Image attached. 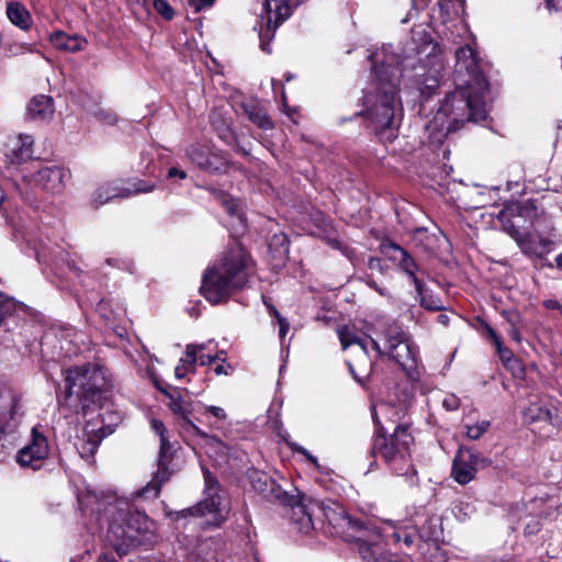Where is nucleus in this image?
<instances>
[{
	"label": "nucleus",
	"instance_id": "nucleus-1",
	"mask_svg": "<svg viewBox=\"0 0 562 562\" xmlns=\"http://www.w3.org/2000/svg\"><path fill=\"white\" fill-rule=\"evenodd\" d=\"M456 59L457 88L445 98L438 113L450 119L448 132L460 128L465 122H481L487 117L488 83L481 61L469 45L456 52Z\"/></svg>",
	"mask_w": 562,
	"mask_h": 562
},
{
	"label": "nucleus",
	"instance_id": "nucleus-2",
	"mask_svg": "<svg viewBox=\"0 0 562 562\" xmlns=\"http://www.w3.org/2000/svg\"><path fill=\"white\" fill-rule=\"evenodd\" d=\"M390 46H383L381 52L370 56L374 63L376 82L374 90L364 97L367 117L374 132L387 139L395 136L394 132L397 127L396 111L401 106L397 92L402 75L400 57L390 53Z\"/></svg>",
	"mask_w": 562,
	"mask_h": 562
},
{
	"label": "nucleus",
	"instance_id": "nucleus-3",
	"mask_svg": "<svg viewBox=\"0 0 562 562\" xmlns=\"http://www.w3.org/2000/svg\"><path fill=\"white\" fill-rule=\"evenodd\" d=\"M249 262L243 248L229 250L220 262L204 272L201 294L212 304L226 300L234 290L243 289L248 282Z\"/></svg>",
	"mask_w": 562,
	"mask_h": 562
},
{
	"label": "nucleus",
	"instance_id": "nucleus-4",
	"mask_svg": "<svg viewBox=\"0 0 562 562\" xmlns=\"http://www.w3.org/2000/svg\"><path fill=\"white\" fill-rule=\"evenodd\" d=\"M372 418L378 426L373 439L371 456L380 457L384 463L397 475H408L413 472L411 446L414 441L407 425H397L390 436L382 432L378 411H372Z\"/></svg>",
	"mask_w": 562,
	"mask_h": 562
},
{
	"label": "nucleus",
	"instance_id": "nucleus-5",
	"mask_svg": "<svg viewBox=\"0 0 562 562\" xmlns=\"http://www.w3.org/2000/svg\"><path fill=\"white\" fill-rule=\"evenodd\" d=\"M124 505L126 510L120 507L119 516L110 522L106 532L108 542L120 555L143 544L151 526L145 513Z\"/></svg>",
	"mask_w": 562,
	"mask_h": 562
},
{
	"label": "nucleus",
	"instance_id": "nucleus-6",
	"mask_svg": "<svg viewBox=\"0 0 562 562\" xmlns=\"http://www.w3.org/2000/svg\"><path fill=\"white\" fill-rule=\"evenodd\" d=\"M66 400L76 395L82 411L90 405H101L108 391V381L97 366L68 369L65 375Z\"/></svg>",
	"mask_w": 562,
	"mask_h": 562
},
{
	"label": "nucleus",
	"instance_id": "nucleus-7",
	"mask_svg": "<svg viewBox=\"0 0 562 562\" xmlns=\"http://www.w3.org/2000/svg\"><path fill=\"white\" fill-rule=\"evenodd\" d=\"M370 345L379 356H386L403 369H411L416 364L417 348L408 335L397 325H390L383 331V345L369 338Z\"/></svg>",
	"mask_w": 562,
	"mask_h": 562
},
{
	"label": "nucleus",
	"instance_id": "nucleus-8",
	"mask_svg": "<svg viewBox=\"0 0 562 562\" xmlns=\"http://www.w3.org/2000/svg\"><path fill=\"white\" fill-rule=\"evenodd\" d=\"M510 229L512 238L529 257L542 259L553 250L557 235L550 220H537L533 224V232L529 234H521L519 229H514V225L510 226Z\"/></svg>",
	"mask_w": 562,
	"mask_h": 562
},
{
	"label": "nucleus",
	"instance_id": "nucleus-9",
	"mask_svg": "<svg viewBox=\"0 0 562 562\" xmlns=\"http://www.w3.org/2000/svg\"><path fill=\"white\" fill-rule=\"evenodd\" d=\"M302 0H263L260 18V47L263 52L270 53L269 42L274 37L276 30L290 15L293 7Z\"/></svg>",
	"mask_w": 562,
	"mask_h": 562
},
{
	"label": "nucleus",
	"instance_id": "nucleus-10",
	"mask_svg": "<svg viewBox=\"0 0 562 562\" xmlns=\"http://www.w3.org/2000/svg\"><path fill=\"white\" fill-rule=\"evenodd\" d=\"M490 464L491 461L479 451L460 447L452 461L451 476L457 483L465 485L475 479L480 469Z\"/></svg>",
	"mask_w": 562,
	"mask_h": 562
},
{
	"label": "nucleus",
	"instance_id": "nucleus-11",
	"mask_svg": "<svg viewBox=\"0 0 562 562\" xmlns=\"http://www.w3.org/2000/svg\"><path fill=\"white\" fill-rule=\"evenodd\" d=\"M204 498L193 507L187 508L183 513H188L191 516H205L214 515L215 518L223 517L225 506L223 503V496L221 495L220 484L217 479L207 470L204 469Z\"/></svg>",
	"mask_w": 562,
	"mask_h": 562
},
{
	"label": "nucleus",
	"instance_id": "nucleus-12",
	"mask_svg": "<svg viewBox=\"0 0 562 562\" xmlns=\"http://www.w3.org/2000/svg\"><path fill=\"white\" fill-rule=\"evenodd\" d=\"M173 456V447L168 441L167 437H162L160 440V451L157 463V472L153 476V479L135 493L136 497L144 498H156L159 493L161 485L168 482L171 477V472L169 471V463Z\"/></svg>",
	"mask_w": 562,
	"mask_h": 562
},
{
	"label": "nucleus",
	"instance_id": "nucleus-13",
	"mask_svg": "<svg viewBox=\"0 0 562 562\" xmlns=\"http://www.w3.org/2000/svg\"><path fill=\"white\" fill-rule=\"evenodd\" d=\"M291 502L281 503V505L291 507V521L296 530L301 533H308L314 529L313 517L316 515L314 505H317V499L301 493L291 494Z\"/></svg>",
	"mask_w": 562,
	"mask_h": 562
},
{
	"label": "nucleus",
	"instance_id": "nucleus-14",
	"mask_svg": "<svg viewBox=\"0 0 562 562\" xmlns=\"http://www.w3.org/2000/svg\"><path fill=\"white\" fill-rule=\"evenodd\" d=\"M153 189L154 186L147 184L145 181H137L131 188L121 187L115 181L106 182L92 193L91 204L94 209H99L115 199H125L137 193H148Z\"/></svg>",
	"mask_w": 562,
	"mask_h": 562
},
{
	"label": "nucleus",
	"instance_id": "nucleus-15",
	"mask_svg": "<svg viewBox=\"0 0 562 562\" xmlns=\"http://www.w3.org/2000/svg\"><path fill=\"white\" fill-rule=\"evenodd\" d=\"M24 178L50 194H60L70 178V171L60 166H44Z\"/></svg>",
	"mask_w": 562,
	"mask_h": 562
},
{
	"label": "nucleus",
	"instance_id": "nucleus-16",
	"mask_svg": "<svg viewBox=\"0 0 562 562\" xmlns=\"http://www.w3.org/2000/svg\"><path fill=\"white\" fill-rule=\"evenodd\" d=\"M522 418L527 425L540 423L554 428L562 427V415L549 398H537L529 402L522 411Z\"/></svg>",
	"mask_w": 562,
	"mask_h": 562
},
{
	"label": "nucleus",
	"instance_id": "nucleus-17",
	"mask_svg": "<svg viewBox=\"0 0 562 562\" xmlns=\"http://www.w3.org/2000/svg\"><path fill=\"white\" fill-rule=\"evenodd\" d=\"M46 437L36 427L32 429V440L19 450L16 462L23 468L38 469L41 462L48 456Z\"/></svg>",
	"mask_w": 562,
	"mask_h": 562
},
{
	"label": "nucleus",
	"instance_id": "nucleus-18",
	"mask_svg": "<svg viewBox=\"0 0 562 562\" xmlns=\"http://www.w3.org/2000/svg\"><path fill=\"white\" fill-rule=\"evenodd\" d=\"M316 513L323 514V516L333 526L340 528H347L348 530L355 531L356 529L369 530V526L364 524V520H358L352 518L345 508L335 502L324 503L317 499V505H314Z\"/></svg>",
	"mask_w": 562,
	"mask_h": 562
},
{
	"label": "nucleus",
	"instance_id": "nucleus-19",
	"mask_svg": "<svg viewBox=\"0 0 562 562\" xmlns=\"http://www.w3.org/2000/svg\"><path fill=\"white\" fill-rule=\"evenodd\" d=\"M251 484L254 490L269 502L281 504L291 502L292 499L291 494L283 491L274 480L265 473H254L251 476Z\"/></svg>",
	"mask_w": 562,
	"mask_h": 562
},
{
	"label": "nucleus",
	"instance_id": "nucleus-20",
	"mask_svg": "<svg viewBox=\"0 0 562 562\" xmlns=\"http://www.w3.org/2000/svg\"><path fill=\"white\" fill-rule=\"evenodd\" d=\"M383 540L392 541L393 543L404 542L407 548H411L417 536L424 540H429L431 538L430 535H426L424 532H417L415 528H411L408 526H394L392 524H386L383 528Z\"/></svg>",
	"mask_w": 562,
	"mask_h": 562
},
{
	"label": "nucleus",
	"instance_id": "nucleus-21",
	"mask_svg": "<svg viewBox=\"0 0 562 562\" xmlns=\"http://www.w3.org/2000/svg\"><path fill=\"white\" fill-rule=\"evenodd\" d=\"M33 138L30 135H19L12 146L4 153V164L20 165L32 156Z\"/></svg>",
	"mask_w": 562,
	"mask_h": 562
},
{
	"label": "nucleus",
	"instance_id": "nucleus-22",
	"mask_svg": "<svg viewBox=\"0 0 562 562\" xmlns=\"http://www.w3.org/2000/svg\"><path fill=\"white\" fill-rule=\"evenodd\" d=\"M168 397L170 400V409L182 418V427H184L187 430H192L193 432L204 437L205 434L199 427H196L189 418V416L195 411L192 404L186 402L177 393L168 394Z\"/></svg>",
	"mask_w": 562,
	"mask_h": 562
},
{
	"label": "nucleus",
	"instance_id": "nucleus-23",
	"mask_svg": "<svg viewBox=\"0 0 562 562\" xmlns=\"http://www.w3.org/2000/svg\"><path fill=\"white\" fill-rule=\"evenodd\" d=\"M52 45L61 52L77 53L87 46V40L78 35H68L65 32L57 31L49 35Z\"/></svg>",
	"mask_w": 562,
	"mask_h": 562
},
{
	"label": "nucleus",
	"instance_id": "nucleus-24",
	"mask_svg": "<svg viewBox=\"0 0 562 562\" xmlns=\"http://www.w3.org/2000/svg\"><path fill=\"white\" fill-rule=\"evenodd\" d=\"M53 114V99L48 95L34 97L27 105V115L33 120H50Z\"/></svg>",
	"mask_w": 562,
	"mask_h": 562
},
{
	"label": "nucleus",
	"instance_id": "nucleus-25",
	"mask_svg": "<svg viewBox=\"0 0 562 562\" xmlns=\"http://www.w3.org/2000/svg\"><path fill=\"white\" fill-rule=\"evenodd\" d=\"M531 212L533 210L526 205H516L501 211L498 220L502 223L503 229L512 236L510 226L514 225V229H518L520 218L528 216Z\"/></svg>",
	"mask_w": 562,
	"mask_h": 562
},
{
	"label": "nucleus",
	"instance_id": "nucleus-26",
	"mask_svg": "<svg viewBox=\"0 0 562 562\" xmlns=\"http://www.w3.org/2000/svg\"><path fill=\"white\" fill-rule=\"evenodd\" d=\"M7 16L13 25L22 31H29L33 24V19L29 10L18 1L7 4Z\"/></svg>",
	"mask_w": 562,
	"mask_h": 562
},
{
	"label": "nucleus",
	"instance_id": "nucleus-27",
	"mask_svg": "<svg viewBox=\"0 0 562 562\" xmlns=\"http://www.w3.org/2000/svg\"><path fill=\"white\" fill-rule=\"evenodd\" d=\"M244 111L248 119L258 127L262 130H270L273 127L272 121L268 116L265 109L257 101L245 103Z\"/></svg>",
	"mask_w": 562,
	"mask_h": 562
},
{
	"label": "nucleus",
	"instance_id": "nucleus-28",
	"mask_svg": "<svg viewBox=\"0 0 562 562\" xmlns=\"http://www.w3.org/2000/svg\"><path fill=\"white\" fill-rule=\"evenodd\" d=\"M337 335L341 347L346 350L351 345L360 346L364 356H368V345L367 340L362 339L356 331L355 327L351 326H341L337 328Z\"/></svg>",
	"mask_w": 562,
	"mask_h": 562
},
{
	"label": "nucleus",
	"instance_id": "nucleus-29",
	"mask_svg": "<svg viewBox=\"0 0 562 562\" xmlns=\"http://www.w3.org/2000/svg\"><path fill=\"white\" fill-rule=\"evenodd\" d=\"M394 254L392 255V259L397 261L398 263V267L401 268V270L404 272V271H409L412 269H417V263L416 261L414 260V258L407 252V250H405L404 248L400 247L398 245H395V244H392L390 246Z\"/></svg>",
	"mask_w": 562,
	"mask_h": 562
},
{
	"label": "nucleus",
	"instance_id": "nucleus-30",
	"mask_svg": "<svg viewBox=\"0 0 562 562\" xmlns=\"http://www.w3.org/2000/svg\"><path fill=\"white\" fill-rule=\"evenodd\" d=\"M419 299V303L423 307L429 311H442L445 308L442 301L428 292V290L423 286L422 292H416Z\"/></svg>",
	"mask_w": 562,
	"mask_h": 562
},
{
	"label": "nucleus",
	"instance_id": "nucleus-31",
	"mask_svg": "<svg viewBox=\"0 0 562 562\" xmlns=\"http://www.w3.org/2000/svg\"><path fill=\"white\" fill-rule=\"evenodd\" d=\"M228 162L223 157L216 154H210L206 164L203 166V170L211 173H221L227 170Z\"/></svg>",
	"mask_w": 562,
	"mask_h": 562
},
{
	"label": "nucleus",
	"instance_id": "nucleus-32",
	"mask_svg": "<svg viewBox=\"0 0 562 562\" xmlns=\"http://www.w3.org/2000/svg\"><path fill=\"white\" fill-rule=\"evenodd\" d=\"M15 306L16 304L11 297L0 293V327L5 318L15 311Z\"/></svg>",
	"mask_w": 562,
	"mask_h": 562
},
{
	"label": "nucleus",
	"instance_id": "nucleus-33",
	"mask_svg": "<svg viewBox=\"0 0 562 562\" xmlns=\"http://www.w3.org/2000/svg\"><path fill=\"white\" fill-rule=\"evenodd\" d=\"M490 422L487 420H481L475 423L474 425L467 426V436L472 439L476 440L482 437V435L488 429Z\"/></svg>",
	"mask_w": 562,
	"mask_h": 562
},
{
	"label": "nucleus",
	"instance_id": "nucleus-34",
	"mask_svg": "<svg viewBox=\"0 0 562 562\" xmlns=\"http://www.w3.org/2000/svg\"><path fill=\"white\" fill-rule=\"evenodd\" d=\"M100 442L101 438H99V436H89L87 441L83 442L80 448V454L82 457H92L97 451Z\"/></svg>",
	"mask_w": 562,
	"mask_h": 562
},
{
	"label": "nucleus",
	"instance_id": "nucleus-35",
	"mask_svg": "<svg viewBox=\"0 0 562 562\" xmlns=\"http://www.w3.org/2000/svg\"><path fill=\"white\" fill-rule=\"evenodd\" d=\"M5 49L11 56H18L25 53H34L36 50L35 45L27 43L9 44Z\"/></svg>",
	"mask_w": 562,
	"mask_h": 562
},
{
	"label": "nucleus",
	"instance_id": "nucleus-36",
	"mask_svg": "<svg viewBox=\"0 0 562 562\" xmlns=\"http://www.w3.org/2000/svg\"><path fill=\"white\" fill-rule=\"evenodd\" d=\"M487 330H488V335H490L491 339L493 340V342L495 344V346L498 350L501 358L503 360H507V361L510 360L513 358V353L508 349L503 348L501 338L495 333V330L492 328H488Z\"/></svg>",
	"mask_w": 562,
	"mask_h": 562
},
{
	"label": "nucleus",
	"instance_id": "nucleus-37",
	"mask_svg": "<svg viewBox=\"0 0 562 562\" xmlns=\"http://www.w3.org/2000/svg\"><path fill=\"white\" fill-rule=\"evenodd\" d=\"M404 273L412 280L416 292H422L423 286H425V283L422 280L420 276H423L425 271L422 268L417 267V269L404 271Z\"/></svg>",
	"mask_w": 562,
	"mask_h": 562
},
{
	"label": "nucleus",
	"instance_id": "nucleus-38",
	"mask_svg": "<svg viewBox=\"0 0 562 562\" xmlns=\"http://www.w3.org/2000/svg\"><path fill=\"white\" fill-rule=\"evenodd\" d=\"M154 8L164 19L171 20L173 18V9L166 0H155Z\"/></svg>",
	"mask_w": 562,
	"mask_h": 562
},
{
	"label": "nucleus",
	"instance_id": "nucleus-39",
	"mask_svg": "<svg viewBox=\"0 0 562 562\" xmlns=\"http://www.w3.org/2000/svg\"><path fill=\"white\" fill-rule=\"evenodd\" d=\"M518 319H519L518 314H513L508 318V323H509L508 335L510 336V338L513 340L520 342L521 336H520V330H519V326H518Z\"/></svg>",
	"mask_w": 562,
	"mask_h": 562
},
{
	"label": "nucleus",
	"instance_id": "nucleus-40",
	"mask_svg": "<svg viewBox=\"0 0 562 562\" xmlns=\"http://www.w3.org/2000/svg\"><path fill=\"white\" fill-rule=\"evenodd\" d=\"M191 160L196 164L201 169L206 164L209 154L200 148H192L189 153Z\"/></svg>",
	"mask_w": 562,
	"mask_h": 562
},
{
	"label": "nucleus",
	"instance_id": "nucleus-41",
	"mask_svg": "<svg viewBox=\"0 0 562 562\" xmlns=\"http://www.w3.org/2000/svg\"><path fill=\"white\" fill-rule=\"evenodd\" d=\"M95 117L108 125H114L117 122V116L114 112L110 110H99L95 113Z\"/></svg>",
	"mask_w": 562,
	"mask_h": 562
},
{
	"label": "nucleus",
	"instance_id": "nucleus-42",
	"mask_svg": "<svg viewBox=\"0 0 562 562\" xmlns=\"http://www.w3.org/2000/svg\"><path fill=\"white\" fill-rule=\"evenodd\" d=\"M186 361L193 366L198 361H199V356H198V346L196 345H193V344H190L186 347Z\"/></svg>",
	"mask_w": 562,
	"mask_h": 562
},
{
	"label": "nucleus",
	"instance_id": "nucleus-43",
	"mask_svg": "<svg viewBox=\"0 0 562 562\" xmlns=\"http://www.w3.org/2000/svg\"><path fill=\"white\" fill-rule=\"evenodd\" d=\"M214 2H215V0H189L188 1L189 7L192 8L195 13H198L206 8L212 7Z\"/></svg>",
	"mask_w": 562,
	"mask_h": 562
},
{
	"label": "nucleus",
	"instance_id": "nucleus-44",
	"mask_svg": "<svg viewBox=\"0 0 562 562\" xmlns=\"http://www.w3.org/2000/svg\"><path fill=\"white\" fill-rule=\"evenodd\" d=\"M368 268L373 271L375 270L382 274L385 272V266L383 265L382 260L376 257L369 258Z\"/></svg>",
	"mask_w": 562,
	"mask_h": 562
},
{
	"label": "nucleus",
	"instance_id": "nucleus-45",
	"mask_svg": "<svg viewBox=\"0 0 562 562\" xmlns=\"http://www.w3.org/2000/svg\"><path fill=\"white\" fill-rule=\"evenodd\" d=\"M291 448L293 451H296L301 454H303L312 464L317 465V459L316 457L312 456L304 447L293 443L291 445Z\"/></svg>",
	"mask_w": 562,
	"mask_h": 562
},
{
	"label": "nucleus",
	"instance_id": "nucleus-46",
	"mask_svg": "<svg viewBox=\"0 0 562 562\" xmlns=\"http://www.w3.org/2000/svg\"><path fill=\"white\" fill-rule=\"evenodd\" d=\"M204 412L212 414L215 418L221 420L226 419L227 417L224 408L220 406H205Z\"/></svg>",
	"mask_w": 562,
	"mask_h": 562
},
{
	"label": "nucleus",
	"instance_id": "nucleus-47",
	"mask_svg": "<svg viewBox=\"0 0 562 562\" xmlns=\"http://www.w3.org/2000/svg\"><path fill=\"white\" fill-rule=\"evenodd\" d=\"M442 405L448 409V411H456L459 408L460 406V401L457 396L454 395H449L447 396L443 402H442Z\"/></svg>",
	"mask_w": 562,
	"mask_h": 562
},
{
	"label": "nucleus",
	"instance_id": "nucleus-48",
	"mask_svg": "<svg viewBox=\"0 0 562 562\" xmlns=\"http://www.w3.org/2000/svg\"><path fill=\"white\" fill-rule=\"evenodd\" d=\"M221 202L226 206V211L234 215L236 213V205L233 201L229 200V196L225 193H220Z\"/></svg>",
	"mask_w": 562,
	"mask_h": 562
},
{
	"label": "nucleus",
	"instance_id": "nucleus-49",
	"mask_svg": "<svg viewBox=\"0 0 562 562\" xmlns=\"http://www.w3.org/2000/svg\"><path fill=\"white\" fill-rule=\"evenodd\" d=\"M327 243L331 248L340 250L346 256L349 255V248L346 245H344L339 239L329 238Z\"/></svg>",
	"mask_w": 562,
	"mask_h": 562
},
{
	"label": "nucleus",
	"instance_id": "nucleus-50",
	"mask_svg": "<svg viewBox=\"0 0 562 562\" xmlns=\"http://www.w3.org/2000/svg\"><path fill=\"white\" fill-rule=\"evenodd\" d=\"M348 368H349L350 373L355 378V380H357L359 383H362L363 382V378L370 375L371 372H372V363L369 364V369L366 371L364 375L358 374L356 372V370H355V368H353L351 362H348Z\"/></svg>",
	"mask_w": 562,
	"mask_h": 562
},
{
	"label": "nucleus",
	"instance_id": "nucleus-51",
	"mask_svg": "<svg viewBox=\"0 0 562 562\" xmlns=\"http://www.w3.org/2000/svg\"><path fill=\"white\" fill-rule=\"evenodd\" d=\"M278 324H279V336L281 339H283L285 337L286 333L289 331L290 324L284 317H280L278 319Z\"/></svg>",
	"mask_w": 562,
	"mask_h": 562
},
{
	"label": "nucleus",
	"instance_id": "nucleus-52",
	"mask_svg": "<svg viewBox=\"0 0 562 562\" xmlns=\"http://www.w3.org/2000/svg\"><path fill=\"white\" fill-rule=\"evenodd\" d=\"M217 359H220V357L216 355V356H210V355H200L199 356V363L201 366H206V364H211L213 363L214 361H216Z\"/></svg>",
	"mask_w": 562,
	"mask_h": 562
},
{
	"label": "nucleus",
	"instance_id": "nucleus-53",
	"mask_svg": "<svg viewBox=\"0 0 562 562\" xmlns=\"http://www.w3.org/2000/svg\"><path fill=\"white\" fill-rule=\"evenodd\" d=\"M153 428L159 435L160 440L162 439V437H166V429H165V426H164V424L161 422L154 420L153 422Z\"/></svg>",
	"mask_w": 562,
	"mask_h": 562
},
{
	"label": "nucleus",
	"instance_id": "nucleus-54",
	"mask_svg": "<svg viewBox=\"0 0 562 562\" xmlns=\"http://www.w3.org/2000/svg\"><path fill=\"white\" fill-rule=\"evenodd\" d=\"M168 177L169 178L178 177L180 179H184L187 177V173L183 170L172 167L168 170Z\"/></svg>",
	"mask_w": 562,
	"mask_h": 562
},
{
	"label": "nucleus",
	"instance_id": "nucleus-55",
	"mask_svg": "<svg viewBox=\"0 0 562 562\" xmlns=\"http://www.w3.org/2000/svg\"><path fill=\"white\" fill-rule=\"evenodd\" d=\"M367 284L374 289L376 292H379L381 295H384L385 294V290L380 288L378 285V283L370 277V276H367Z\"/></svg>",
	"mask_w": 562,
	"mask_h": 562
},
{
	"label": "nucleus",
	"instance_id": "nucleus-56",
	"mask_svg": "<svg viewBox=\"0 0 562 562\" xmlns=\"http://www.w3.org/2000/svg\"><path fill=\"white\" fill-rule=\"evenodd\" d=\"M546 2L549 9H554L562 13V0H546Z\"/></svg>",
	"mask_w": 562,
	"mask_h": 562
},
{
	"label": "nucleus",
	"instance_id": "nucleus-57",
	"mask_svg": "<svg viewBox=\"0 0 562 562\" xmlns=\"http://www.w3.org/2000/svg\"><path fill=\"white\" fill-rule=\"evenodd\" d=\"M231 370H232L231 364H218V366H216V367H215L214 372H215L216 374H218V375H220V374H225V375H227V374L229 373V371H231Z\"/></svg>",
	"mask_w": 562,
	"mask_h": 562
},
{
	"label": "nucleus",
	"instance_id": "nucleus-58",
	"mask_svg": "<svg viewBox=\"0 0 562 562\" xmlns=\"http://www.w3.org/2000/svg\"><path fill=\"white\" fill-rule=\"evenodd\" d=\"M437 86H438L437 77H431V78L427 79L425 82L426 89H429V90L437 88Z\"/></svg>",
	"mask_w": 562,
	"mask_h": 562
},
{
	"label": "nucleus",
	"instance_id": "nucleus-59",
	"mask_svg": "<svg viewBox=\"0 0 562 562\" xmlns=\"http://www.w3.org/2000/svg\"><path fill=\"white\" fill-rule=\"evenodd\" d=\"M175 375H176L177 379H182L186 375V368H184V366L176 367Z\"/></svg>",
	"mask_w": 562,
	"mask_h": 562
},
{
	"label": "nucleus",
	"instance_id": "nucleus-60",
	"mask_svg": "<svg viewBox=\"0 0 562 562\" xmlns=\"http://www.w3.org/2000/svg\"><path fill=\"white\" fill-rule=\"evenodd\" d=\"M437 319H438V323H440L443 326H447L449 324V322H450L449 316L446 315V314L438 315Z\"/></svg>",
	"mask_w": 562,
	"mask_h": 562
},
{
	"label": "nucleus",
	"instance_id": "nucleus-61",
	"mask_svg": "<svg viewBox=\"0 0 562 562\" xmlns=\"http://www.w3.org/2000/svg\"><path fill=\"white\" fill-rule=\"evenodd\" d=\"M268 310H269L270 315L274 316V317L277 318V321H278L280 317H282V316L280 315L279 311H278L274 306L269 305V306H268Z\"/></svg>",
	"mask_w": 562,
	"mask_h": 562
},
{
	"label": "nucleus",
	"instance_id": "nucleus-62",
	"mask_svg": "<svg viewBox=\"0 0 562 562\" xmlns=\"http://www.w3.org/2000/svg\"><path fill=\"white\" fill-rule=\"evenodd\" d=\"M98 562H115L114 559L108 557V555H101L98 560Z\"/></svg>",
	"mask_w": 562,
	"mask_h": 562
},
{
	"label": "nucleus",
	"instance_id": "nucleus-63",
	"mask_svg": "<svg viewBox=\"0 0 562 562\" xmlns=\"http://www.w3.org/2000/svg\"><path fill=\"white\" fill-rule=\"evenodd\" d=\"M557 266L562 270V252L555 259Z\"/></svg>",
	"mask_w": 562,
	"mask_h": 562
},
{
	"label": "nucleus",
	"instance_id": "nucleus-64",
	"mask_svg": "<svg viewBox=\"0 0 562 562\" xmlns=\"http://www.w3.org/2000/svg\"><path fill=\"white\" fill-rule=\"evenodd\" d=\"M413 5L417 7L418 4L425 5L427 0H412Z\"/></svg>",
	"mask_w": 562,
	"mask_h": 562
}]
</instances>
